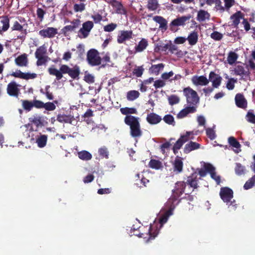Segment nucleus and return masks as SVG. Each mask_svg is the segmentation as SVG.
Masks as SVG:
<instances>
[{
	"mask_svg": "<svg viewBox=\"0 0 255 255\" xmlns=\"http://www.w3.org/2000/svg\"><path fill=\"white\" fill-rule=\"evenodd\" d=\"M78 157L83 160L88 161L92 159V154L88 151L82 150L78 152Z\"/></svg>",
	"mask_w": 255,
	"mask_h": 255,
	"instance_id": "473e14b6",
	"label": "nucleus"
},
{
	"mask_svg": "<svg viewBox=\"0 0 255 255\" xmlns=\"http://www.w3.org/2000/svg\"><path fill=\"white\" fill-rule=\"evenodd\" d=\"M238 58V54L233 51H230L227 57L228 63L232 65L235 63Z\"/></svg>",
	"mask_w": 255,
	"mask_h": 255,
	"instance_id": "4c0bfd02",
	"label": "nucleus"
},
{
	"mask_svg": "<svg viewBox=\"0 0 255 255\" xmlns=\"http://www.w3.org/2000/svg\"><path fill=\"white\" fill-rule=\"evenodd\" d=\"M220 196L224 202L228 203L233 198V191L229 187H222L220 189Z\"/></svg>",
	"mask_w": 255,
	"mask_h": 255,
	"instance_id": "423d86ee",
	"label": "nucleus"
},
{
	"mask_svg": "<svg viewBox=\"0 0 255 255\" xmlns=\"http://www.w3.org/2000/svg\"><path fill=\"white\" fill-rule=\"evenodd\" d=\"M206 133L207 136L211 139L213 140L216 138L215 131L211 128H207L206 129Z\"/></svg>",
	"mask_w": 255,
	"mask_h": 255,
	"instance_id": "13d9d810",
	"label": "nucleus"
},
{
	"mask_svg": "<svg viewBox=\"0 0 255 255\" xmlns=\"http://www.w3.org/2000/svg\"><path fill=\"white\" fill-rule=\"evenodd\" d=\"M166 85L165 82L163 80H157L154 82L153 86L155 89L163 87Z\"/></svg>",
	"mask_w": 255,
	"mask_h": 255,
	"instance_id": "0e129e2a",
	"label": "nucleus"
},
{
	"mask_svg": "<svg viewBox=\"0 0 255 255\" xmlns=\"http://www.w3.org/2000/svg\"><path fill=\"white\" fill-rule=\"evenodd\" d=\"M186 39L188 41L189 44L190 45H194L198 42V34L196 31H193L190 33Z\"/></svg>",
	"mask_w": 255,
	"mask_h": 255,
	"instance_id": "7c9ffc66",
	"label": "nucleus"
},
{
	"mask_svg": "<svg viewBox=\"0 0 255 255\" xmlns=\"http://www.w3.org/2000/svg\"><path fill=\"white\" fill-rule=\"evenodd\" d=\"M192 16L190 14L187 15L178 17L177 18L173 20L170 23V27L171 30L173 31L174 26H183L185 24L187 21L189 20Z\"/></svg>",
	"mask_w": 255,
	"mask_h": 255,
	"instance_id": "6e6552de",
	"label": "nucleus"
},
{
	"mask_svg": "<svg viewBox=\"0 0 255 255\" xmlns=\"http://www.w3.org/2000/svg\"><path fill=\"white\" fill-rule=\"evenodd\" d=\"M211 37L215 40L218 41L222 39L223 35L221 33L216 31L211 34Z\"/></svg>",
	"mask_w": 255,
	"mask_h": 255,
	"instance_id": "69168bd1",
	"label": "nucleus"
},
{
	"mask_svg": "<svg viewBox=\"0 0 255 255\" xmlns=\"http://www.w3.org/2000/svg\"><path fill=\"white\" fill-rule=\"evenodd\" d=\"M46 53V49L44 45H43L38 48H37L35 52V57L45 56L44 55Z\"/></svg>",
	"mask_w": 255,
	"mask_h": 255,
	"instance_id": "37998d69",
	"label": "nucleus"
},
{
	"mask_svg": "<svg viewBox=\"0 0 255 255\" xmlns=\"http://www.w3.org/2000/svg\"><path fill=\"white\" fill-rule=\"evenodd\" d=\"M164 122L168 125H174L175 121L173 117L171 115H166L163 118Z\"/></svg>",
	"mask_w": 255,
	"mask_h": 255,
	"instance_id": "864d4df0",
	"label": "nucleus"
},
{
	"mask_svg": "<svg viewBox=\"0 0 255 255\" xmlns=\"http://www.w3.org/2000/svg\"><path fill=\"white\" fill-rule=\"evenodd\" d=\"M183 144V142L179 139L176 141L172 148L173 152L175 154L178 153V150L181 148Z\"/></svg>",
	"mask_w": 255,
	"mask_h": 255,
	"instance_id": "3c124183",
	"label": "nucleus"
},
{
	"mask_svg": "<svg viewBox=\"0 0 255 255\" xmlns=\"http://www.w3.org/2000/svg\"><path fill=\"white\" fill-rule=\"evenodd\" d=\"M144 69L143 66L136 67L132 71V73L134 75L137 77H140L144 72Z\"/></svg>",
	"mask_w": 255,
	"mask_h": 255,
	"instance_id": "09e8293b",
	"label": "nucleus"
},
{
	"mask_svg": "<svg viewBox=\"0 0 255 255\" xmlns=\"http://www.w3.org/2000/svg\"><path fill=\"white\" fill-rule=\"evenodd\" d=\"M164 67V64L163 63L152 65L149 69V71L151 73L154 74L155 75H158L159 74L160 71L163 69Z\"/></svg>",
	"mask_w": 255,
	"mask_h": 255,
	"instance_id": "2f4dec72",
	"label": "nucleus"
},
{
	"mask_svg": "<svg viewBox=\"0 0 255 255\" xmlns=\"http://www.w3.org/2000/svg\"><path fill=\"white\" fill-rule=\"evenodd\" d=\"M87 61L90 66H96L101 64L102 58L98 50L91 49L87 52Z\"/></svg>",
	"mask_w": 255,
	"mask_h": 255,
	"instance_id": "39448f33",
	"label": "nucleus"
},
{
	"mask_svg": "<svg viewBox=\"0 0 255 255\" xmlns=\"http://www.w3.org/2000/svg\"><path fill=\"white\" fill-rule=\"evenodd\" d=\"M81 21L79 19H74L71 22V25L64 26L62 29V33L66 36L68 35V32L70 31H75L76 29L80 25Z\"/></svg>",
	"mask_w": 255,
	"mask_h": 255,
	"instance_id": "1a4fd4ad",
	"label": "nucleus"
},
{
	"mask_svg": "<svg viewBox=\"0 0 255 255\" xmlns=\"http://www.w3.org/2000/svg\"><path fill=\"white\" fill-rule=\"evenodd\" d=\"M61 71L62 72V75L63 74H68L73 80L79 79L80 68L77 65H75L72 67H70L68 65L62 64Z\"/></svg>",
	"mask_w": 255,
	"mask_h": 255,
	"instance_id": "7ed1b4c3",
	"label": "nucleus"
},
{
	"mask_svg": "<svg viewBox=\"0 0 255 255\" xmlns=\"http://www.w3.org/2000/svg\"><path fill=\"white\" fill-rule=\"evenodd\" d=\"M110 4L115 8L117 13L121 14H126L127 13L126 9L124 8L121 2L117 0H112L110 2Z\"/></svg>",
	"mask_w": 255,
	"mask_h": 255,
	"instance_id": "6ab92c4d",
	"label": "nucleus"
},
{
	"mask_svg": "<svg viewBox=\"0 0 255 255\" xmlns=\"http://www.w3.org/2000/svg\"><path fill=\"white\" fill-rule=\"evenodd\" d=\"M43 108L47 111H54L56 109V106L53 103L47 102L44 103Z\"/></svg>",
	"mask_w": 255,
	"mask_h": 255,
	"instance_id": "e2e57ef3",
	"label": "nucleus"
},
{
	"mask_svg": "<svg viewBox=\"0 0 255 255\" xmlns=\"http://www.w3.org/2000/svg\"><path fill=\"white\" fill-rule=\"evenodd\" d=\"M132 30H121L117 37V42L119 44L123 43L125 41L130 40L132 36Z\"/></svg>",
	"mask_w": 255,
	"mask_h": 255,
	"instance_id": "ddd939ff",
	"label": "nucleus"
},
{
	"mask_svg": "<svg viewBox=\"0 0 255 255\" xmlns=\"http://www.w3.org/2000/svg\"><path fill=\"white\" fill-rule=\"evenodd\" d=\"M183 93L186 98L188 104L191 106H194L199 101V97L197 92L189 87L183 89Z\"/></svg>",
	"mask_w": 255,
	"mask_h": 255,
	"instance_id": "20e7f679",
	"label": "nucleus"
},
{
	"mask_svg": "<svg viewBox=\"0 0 255 255\" xmlns=\"http://www.w3.org/2000/svg\"><path fill=\"white\" fill-rule=\"evenodd\" d=\"M228 142L230 145L237 149L240 148L241 147V144L240 142L235 137L233 136H230L228 138Z\"/></svg>",
	"mask_w": 255,
	"mask_h": 255,
	"instance_id": "79ce46f5",
	"label": "nucleus"
},
{
	"mask_svg": "<svg viewBox=\"0 0 255 255\" xmlns=\"http://www.w3.org/2000/svg\"><path fill=\"white\" fill-rule=\"evenodd\" d=\"M47 141V135L43 134L40 135L36 138V143L37 145L40 148L44 147Z\"/></svg>",
	"mask_w": 255,
	"mask_h": 255,
	"instance_id": "f704fd0d",
	"label": "nucleus"
},
{
	"mask_svg": "<svg viewBox=\"0 0 255 255\" xmlns=\"http://www.w3.org/2000/svg\"><path fill=\"white\" fill-rule=\"evenodd\" d=\"M58 33L57 29L54 27H49L47 28L40 30L38 34L43 38H53Z\"/></svg>",
	"mask_w": 255,
	"mask_h": 255,
	"instance_id": "9d476101",
	"label": "nucleus"
},
{
	"mask_svg": "<svg viewBox=\"0 0 255 255\" xmlns=\"http://www.w3.org/2000/svg\"><path fill=\"white\" fill-rule=\"evenodd\" d=\"M117 27V24L111 23L104 26V30L105 32H111L114 31Z\"/></svg>",
	"mask_w": 255,
	"mask_h": 255,
	"instance_id": "6e6d98bb",
	"label": "nucleus"
},
{
	"mask_svg": "<svg viewBox=\"0 0 255 255\" xmlns=\"http://www.w3.org/2000/svg\"><path fill=\"white\" fill-rule=\"evenodd\" d=\"M120 111L123 115L129 116V114H136L137 110L134 108H121Z\"/></svg>",
	"mask_w": 255,
	"mask_h": 255,
	"instance_id": "e433bc0d",
	"label": "nucleus"
},
{
	"mask_svg": "<svg viewBox=\"0 0 255 255\" xmlns=\"http://www.w3.org/2000/svg\"><path fill=\"white\" fill-rule=\"evenodd\" d=\"M99 155L106 158H109V151L106 147H101L99 149Z\"/></svg>",
	"mask_w": 255,
	"mask_h": 255,
	"instance_id": "4d7b16f0",
	"label": "nucleus"
},
{
	"mask_svg": "<svg viewBox=\"0 0 255 255\" xmlns=\"http://www.w3.org/2000/svg\"><path fill=\"white\" fill-rule=\"evenodd\" d=\"M12 31L15 30L20 32L19 35L17 36V39L24 40L27 34L26 29L23 28V26L20 24L18 21H15L11 27Z\"/></svg>",
	"mask_w": 255,
	"mask_h": 255,
	"instance_id": "9b49d317",
	"label": "nucleus"
},
{
	"mask_svg": "<svg viewBox=\"0 0 255 255\" xmlns=\"http://www.w3.org/2000/svg\"><path fill=\"white\" fill-rule=\"evenodd\" d=\"M73 117L70 115L59 114L57 120L60 123H70L72 122Z\"/></svg>",
	"mask_w": 255,
	"mask_h": 255,
	"instance_id": "72a5a7b5",
	"label": "nucleus"
},
{
	"mask_svg": "<svg viewBox=\"0 0 255 255\" xmlns=\"http://www.w3.org/2000/svg\"><path fill=\"white\" fill-rule=\"evenodd\" d=\"M148 46V41L146 39L142 38L135 47V52H141L146 49Z\"/></svg>",
	"mask_w": 255,
	"mask_h": 255,
	"instance_id": "c756f323",
	"label": "nucleus"
},
{
	"mask_svg": "<svg viewBox=\"0 0 255 255\" xmlns=\"http://www.w3.org/2000/svg\"><path fill=\"white\" fill-rule=\"evenodd\" d=\"M191 81L195 86H206L209 84V80L203 75L200 76H194L192 77Z\"/></svg>",
	"mask_w": 255,
	"mask_h": 255,
	"instance_id": "dca6fc26",
	"label": "nucleus"
},
{
	"mask_svg": "<svg viewBox=\"0 0 255 255\" xmlns=\"http://www.w3.org/2000/svg\"><path fill=\"white\" fill-rule=\"evenodd\" d=\"M147 8L150 10H155L159 7V4L157 1L155 0H149L147 1Z\"/></svg>",
	"mask_w": 255,
	"mask_h": 255,
	"instance_id": "a19ab883",
	"label": "nucleus"
},
{
	"mask_svg": "<svg viewBox=\"0 0 255 255\" xmlns=\"http://www.w3.org/2000/svg\"><path fill=\"white\" fill-rule=\"evenodd\" d=\"M22 106L23 109L26 111H30L33 107L32 101L26 100H21Z\"/></svg>",
	"mask_w": 255,
	"mask_h": 255,
	"instance_id": "ea45409f",
	"label": "nucleus"
},
{
	"mask_svg": "<svg viewBox=\"0 0 255 255\" xmlns=\"http://www.w3.org/2000/svg\"><path fill=\"white\" fill-rule=\"evenodd\" d=\"M139 96V93L135 90H131L127 93V98L128 101H132L137 99Z\"/></svg>",
	"mask_w": 255,
	"mask_h": 255,
	"instance_id": "58836bf2",
	"label": "nucleus"
},
{
	"mask_svg": "<svg viewBox=\"0 0 255 255\" xmlns=\"http://www.w3.org/2000/svg\"><path fill=\"white\" fill-rule=\"evenodd\" d=\"M172 165L173 171L176 174H179L182 172L183 162L182 161V159L180 157L177 156L175 157Z\"/></svg>",
	"mask_w": 255,
	"mask_h": 255,
	"instance_id": "f3484780",
	"label": "nucleus"
},
{
	"mask_svg": "<svg viewBox=\"0 0 255 255\" xmlns=\"http://www.w3.org/2000/svg\"><path fill=\"white\" fill-rule=\"evenodd\" d=\"M61 70L62 65L60 66L59 70L55 68L50 67L48 68V71L50 75L55 76L56 79L57 80H60L63 77L62 72Z\"/></svg>",
	"mask_w": 255,
	"mask_h": 255,
	"instance_id": "c85d7f7f",
	"label": "nucleus"
},
{
	"mask_svg": "<svg viewBox=\"0 0 255 255\" xmlns=\"http://www.w3.org/2000/svg\"><path fill=\"white\" fill-rule=\"evenodd\" d=\"M18 85L16 82L12 81L10 82L7 86V93L10 96L18 97L20 93V90L18 88Z\"/></svg>",
	"mask_w": 255,
	"mask_h": 255,
	"instance_id": "4468645a",
	"label": "nucleus"
},
{
	"mask_svg": "<svg viewBox=\"0 0 255 255\" xmlns=\"http://www.w3.org/2000/svg\"><path fill=\"white\" fill-rule=\"evenodd\" d=\"M225 3V7L226 10H229L230 8L235 4V0H223Z\"/></svg>",
	"mask_w": 255,
	"mask_h": 255,
	"instance_id": "338daca9",
	"label": "nucleus"
},
{
	"mask_svg": "<svg viewBox=\"0 0 255 255\" xmlns=\"http://www.w3.org/2000/svg\"><path fill=\"white\" fill-rule=\"evenodd\" d=\"M124 122L129 127L130 134L132 137H139L142 135V131L140 128L139 118L127 116L124 119Z\"/></svg>",
	"mask_w": 255,
	"mask_h": 255,
	"instance_id": "f257e3e1",
	"label": "nucleus"
},
{
	"mask_svg": "<svg viewBox=\"0 0 255 255\" xmlns=\"http://www.w3.org/2000/svg\"><path fill=\"white\" fill-rule=\"evenodd\" d=\"M93 27L94 23L91 21H87L84 22L82 24V27L78 31L79 34L82 35V36L79 35V37L85 38L88 37L89 32Z\"/></svg>",
	"mask_w": 255,
	"mask_h": 255,
	"instance_id": "0eeeda50",
	"label": "nucleus"
},
{
	"mask_svg": "<svg viewBox=\"0 0 255 255\" xmlns=\"http://www.w3.org/2000/svg\"><path fill=\"white\" fill-rule=\"evenodd\" d=\"M37 77V74L35 73H22V79L28 80L33 79Z\"/></svg>",
	"mask_w": 255,
	"mask_h": 255,
	"instance_id": "680f3d73",
	"label": "nucleus"
},
{
	"mask_svg": "<svg viewBox=\"0 0 255 255\" xmlns=\"http://www.w3.org/2000/svg\"><path fill=\"white\" fill-rule=\"evenodd\" d=\"M29 121L37 127L42 124L41 117L39 116L33 117V118H29Z\"/></svg>",
	"mask_w": 255,
	"mask_h": 255,
	"instance_id": "603ef678",
	"label": "nucleus"
},
{
	"mask_svg": "<svg viewBox=\"0 0 255 255\" xmlns=\"http://www.w3.org/2000/svg\"><path fill=\"white\" fill-rule=\"evenodd\" d=\"M235 102L237 107L246 110L248 107V102L244 95L238 93L235 97Z\"/></svg>",
	"mask_w": 255,
	"mask_h": 255,
	"instance_id": "f8f14e48",
	"label": "nucleus"
},
{
	"mask_svg": "<svg viewBox=\"0 0 255 255\" xmlns=\"http://www.w3.org/2000/svg\"><path fill=\"white\" fill-rule=\"evenodd\" d=\"M198 181L197 175L196 172H194L187 177L186 183L191 187L197 189L198 187Z\"/></svg>",
	"mask_w": 255,
	"mask_h": 255,
	"instance_id": "b1692460",
	"label": "nucleus"
},
{
	"mask_svg": "<svg viewBox=\"0 0 255 255\" xmlns=\"http://www.w3.org/2000/svg\"><path fill=\"white\" fill-rule=\"evenodd\" d=\"M148 165L149 167L157 170L162 167L161 162L156 159H151L149 162Z\"/></svg>",
	"mask_w": 255,
	"mask_h": 255,
	"instance_id": "c9c22d12",
	"label": "nucleus"
},
{
	"mask_svg": "<svg viewBox=\"0 0 255 255\" xmlns=\"http://www.w3.org/2000/svg\"><path fill=\"white\" fill-rule=\"evenodd\" d=\"M186 184L184 181H178L175 183V189L172 190V195L167 201L168 204L171 205L172 208L180 202V199L179 198L184 192Z\"/></svg>",
	"mask_w": 255,
	"mask_h": 255,
	"instance_id": "f03ea898",
	"label": "nucleus"
},
{
	"mask_svg": "<svg viewBox=\"0 0 255 255\" xmlns=\"http://www.w3.org/2000/svg\"><path fill=\"white\" fill-rule=\"evenodd\" d=\"M162 120L161 117L157 114L153 113H150L147 115L146 121L151 125L158 124Z\"/></svg>",
	"mask_w": 255,
	"mask_h": 255,
	"instance_id": "5701e85b",
	"label": "nucleus"
},
{
	"mask_svg": "<svg viewBox=\"0 0 255 255\" xmlns=\"http://www.w3.org/2000/svg\"><path fill=\"white\" fill-rule=\"evenodd\" d=\"M169 51L171 54H175L176 55H179V53L181 52V51H178V47L174 44H173L170 41L169 42Z\"/></svg>",
	"mask_w": 255,
	"mask_h": 255,
	"instance_id": "5fc2aeb1",
	"label": "nucleus"
},
{
	"mask_svg": "<svg viewBox=\"0 0 255 255\" xmlns=\"http://www.w3.org/2000/svg\"><path fill=\"white\" fill-rule=\"evenodd\" d=\"M255 184V175L249 179L244 184V188L246 190H248L252 188Z\"/></svg>",
	"mask_w": 255,
	"mask_h": 255,
	"instance_id": "c03bdc74",
	"label": "nucleus"
},
{
	"mask_svg": "<svg viewBox=\"0 0 255 255\" xmlns=\"http://www.w3.org/2000/svg\"><path fill=\"white\" fill-rule=\"evenodd\" d=\"M235 171L236 174L241 175L245 172V167L240 163H236Z\"/></svg>",
	"mask_w": 255,
	"mask_h": 255,
	"instance_id": "a18cd8bd",
	"label": "nucleus"
},
{
	"mask_svg": "<svg viewBox=\"0 0 255 255\" xmlns=\"http://www.w3.org/2000/svg\"><path fill=\"white\" fill-rule=\"evenodd\" d=\"M235 74L241 76H249L250 72L248 69L247 70L245 69V68L242 65H237L234 68Z\"/></svg>",
	"mask_w": 255,
	"mask_h": 255,
	"instance_id": "bb28decb",
	"label": "nucleus"
},
{
	"mask_svg": "<svg viewBox=\"0 0 255 255\" xmlns=\"http://www.w3.org/2000/svg\"><path fill=\"white\" fill-rule=\"evenodd\" d=\"M86 8V4L83 2L75 3L73 5V9L75 12H82Z\"/></svg>",
	"mask_w": 255,
	"mask_h": 255,
	"instance_id": "de8ad7c7",
	"label": "nucleus"
},
{
	"mask_svg": "<svg viewBox=\"0 0 255 255\" xmlns=\"http://www.w3.org/2000/svg\"><path fill=\"white\" fill-rule=\"evenodd\" d=\"M14 62L15 64L19 67H27L28 64L27 55L23 53L16 57Z\"/></svg>",
	"mask_w": 255,
	"mask_h": 255,
	"instance_id": "412c9836",
	"label": "nucleus"
},
{
	"mask_svg": "<svg viewBox=\"0 0 255 255\" xmlns=\"http://www.w3.org/2000/svg\"><path fill=\"white\" fill-rule=\"evenodd\" d=\"M196 111L195 106H188L182 109L177 115V119H182L186 117L189 114L194 113Z\"/></svg>",
	"mask_w": 255,
	"mask_h": 255,
	"instance_id": "4be33fe9",
	"label": "nucleus"
},
{
	"mask_svg": "<svg viewBox=\"0 0 255 255\" xmlns=\"http://www.w3.org/2000/svg\"><path fill=\"white\" fill-rule=\"evenodd\" d=\"M244 18V14L241 11H238L230 17L231 19L232 20V25L235 27H237L240 22V20Z\"/></svg>",
	"mask_w": 255,
	"mask_h": 255,
	"instance_id": "a878e982",
	"label": "nucleus"
},
{
	"mask_svg": "<svg viewBox=\"0 0 255 255\" xmlns=\"http://www.w3.org/2000/svg\"><path fill=\"white\" fill-rule=\"evenodd\" d=\"M153 20L159 24V29L162 31L164 32L167 29V21L163 17L156 15L153 17Z\"/></svg>",
	"mask_w": 255,
	"mask_h": 255,
	"instance_id": "a211bd4d",
	"label": "nucleus"
},
{
	"mask_svg": "<svg viewBox=\"0 0 255 255\" xmlns=\"http://www.w3.org/2000/svg\"><path fill=\"white\" fill-rule=\"evenodd\" d=\"M166 205L169 207V210L163 215L161 216L159 218V222L161 226L166 223L168 221L169 217L172 214V211L174 209L176 206L172 208L171 205L168 204V201L166 203Z\"/></svg>",
	"mask_w": 255,
	"mask_h": 255,
	"instance_id": "aec40b11",
	"label": "nucleus"
},
{
	"mask_svg": "<svg viewBox=\"0 0 255 255\" xmlns=\"http://www.w3.org/2000/svg\"><path fill=\"white\" fill-rule=\"evenodd\" d=\"M168 100L169 105L172 106L178 104L180 101V99L177 96L172 95L168 97Z\"/></svg>",
	"mask_w": 255,
	"mask_h": 255,
	"instance_id": "8fccbe9b",
	"label": "nucleus"
},
{
	"mask_svg": "<svg viewBox=\"0 0 255 255\" xmlns=\"http://www.w3.org/2000/svg\"><path fill=\"white\" fill-rule=\"evenodd\" d=\"M208 80L212 83L213 88H217L221 85L222 78L214 71H211L209 74Z\"/></svg>",
	"mask_w": 255,
	"mask_h": 255,
	"instance_id": "2eb2a0df",
	"label": "nucleus"
},
{
	"mask_svg": "<svg viewBox=\"0 0 255 255\" xmlns=\"http://www.w3.org/2000/svg\"><path fill=\"white\" fill-rule=\"evenodd\" d=\"M215 8L217 10L221 12H224L226 8L225 6H223L222 4V1L221 0H216L215 2Z\"/></svg>",
	"mask_w": 255,
	"mask_h": 255,
	"instance_id": "052dcab7",
	"label": "nucleus"
},
{
	"mask_svg": "<svg viewBox=\"0 0 255 255\" xmlns=\"http://www.w3.org/2000/svg\"><path fill=\"white\" fill-rule=\"evenodd\" d=\"M210 17V13L206 10L200 9L198 11L197 20L200 22H203L206 19L209 20Z\"/></svg>",
	"mask_w": 255,
	"mask_h": 255,
	"instance_id": "cd10ccee",
	"label": "nucleus"
},
{
	"mask_svg": "<svg viewBox=\"0 0 255 255\" xmlns=\"http://www.w3.org/2000/svg\"><path fill=\"white\" fill-rule=\"evenodd\" d=\"M46 13V11L44 10L41 8H37L36 10V14L37 15V17L40 19L41 21H42L43 19L44 16Z\"/></svg>",
	"mask_w": 255,
	"mask_h": 255,
	"instance_id": "774afa93",
	"label": "nucleus"
},
{
	"mask_svg": "<svg viewBox=\"0 0 255 255\" xmlns=\"http://www.w3.org/2000/svg\"><path fill=\"white\" fill-rule=\"evenodd\" d=\"M200 146L199 143L191 141L185 145L183 151L185 153L187 154L192 150L200 148Z\"/></svg>",
	"mask_w": 255,
	"mask_h": 255,
	"instance_id": "393cba45",
	"label": "nucleus"
},
{
	"mask_svg": "<svg viewBox=\"0 0 255 255\" xmlns=\"http://www.w3.org/2000/svg\"><path fill=\"white\" fill-rule=\"evenodd\" d=\"M246 119L248 122L255 124V115L253 113V110H250L248 112L246 116Z\"/></svg>",
	"mask_w": 255,
	"mask_h": 255,
	"instance_id": "49530a36",
	"label": "nucleus"
},
{
	"mask_svg": "<svg viewBox=\"0 0 255 255\" xmlns=\"http://www.w3.org/2000/svg\"><path fill=\"white\" fill-rule=\"evenodd\" d=\"M237 82V79H234V78L229 79L226 84L227 88L229 90H233L235 87V83Z\"/></svg>",
	"mask_w": 255,
	"mask_h": 255,
	"instance_id": "bf43d9fd",
	"label": "nucleus"
}]
</instances>
